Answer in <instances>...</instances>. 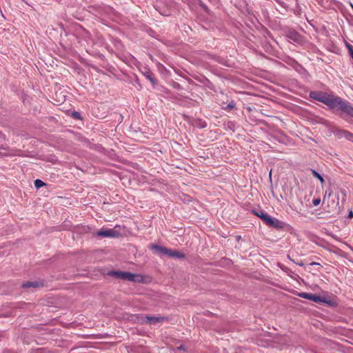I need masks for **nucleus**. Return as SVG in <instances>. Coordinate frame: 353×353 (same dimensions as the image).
<instances>
[{"label":"nucleus","instance_id":"nucleus-1","mask_svg":"<svg viewBox=\"0 0 353 353\" xmlns=\"http://www.w3.org/2000/svg\"><path fill=\"white\" fill-rule=\"evenodd\" d=\"M309 97L326 105L332 111H339L341 117L345 121L353 119V105L347 100L334 95L333 92L311 91Z\"/></svg>","mask_w":353,"mask_h":353},{"label":"nucleus","instance_id":"nucleus-2","mask_svg":"<svg viewBox=\"0 0 353 353\" xmlns=\"http://www.w3.org/2000/svg\"><path fill=\"white\" fill-rule=\"evenodd\" d=\"M108 274L114 278L129 281H136V282H141L142 278L140 275L135 274L134 273H131L130 272H123V271H110Z\"/></svg>","mask_w":353,"mask_h":353},{"label":"nucleus","instance_id":"nucleus-3","mask_svg":"<svg viewBox=\"0 0 353 353\" xmlns=\"http://www.w3.org/2000/svg\"><path fill=\"white\" fill-rule=\"evenodd\" d=\"M299 296L301 298L306 299L308 300H311L314 301L315 303H326L327 304H330V301H327L325 298H323L317 294L307 293V292H301Z\"/></svg>","mask_w":353,"mask_h":353},{"label":"nucleus","instance_id":"nucleus-4","mask_svg":"<svg viewBox=\"0 0 353 353\" xmlns=\"http://www.w3.org/2000/svg\"><path fill=\"white\" fill-rule=\"evenodd\" d=\"M97 235L101 237H117L119 235V232L114 229H105L102 228L97 233Z\"/></svg>","mask_w":353,"mask_h":353},{"label":"nucleus","instance_id":"nucleus-5","mask_svg":"<svg viewBox=\"0 0 353 353\" xmlns=\"http://www.w3.org/2000/svg\"><path fill=\"white\" fill-rule=\"evenodd\" d=\"M168 320V317L163 316H146L145 323L150 325H155L157 323H161Z\"/></svg>","mask_w":353,"mask_h":353},{"label":"nucleus","instance_id":"nucleus-6","mask_svg":"<svg viewBox=\"0 0 353 353\" xmlns=\"http://www.w3.org/2000/svg\"><path fill=\"white\" fill-rule=\"evenodd\" d=\"M334 134L339 138H345L346 140L353 142V133L341 129H337L334 132Z\"/></svg>","mask_w":353,"mask_h":353},{"label":"nucleus","instance_id":"nucleus-7","mask_svg":"<svg viewBox=\"0 0 353 353\" xmlns=\"http://www.w3.org/2000/svg\"><path fill=\"white\" fill-rule=\"evenodd\" d=\"M267 225L276 228V229H283L285 223L275 218L270 217L267 223Z\"/></svg>","mask_w":353,"mask_h":353},{"label":"nucleus","instance_id":"nucleus-8","mask_svg":"<svg viewBox=\"0 0 353 353\" xmlns=\"http://www.w3.org/2000/svg\"><path fill=\"white\" fill-rule=\"evenodd\" d=\"M141 73L147 79H148L151 82V83L153 85L156 84V79L154 78L153 73L150 71L149 68H144L143 70H141Z\"/></svg>","mask_w":353,"mask_h":353},{"label":"nucleus","instance_id":"nucleus-9","mask_svg":"<svg viewBox=\"0 0 353 353\" xmlns=\"http://www.w3.org/2000/svg\"><path fill=\"white\" fill-rule=\"evenodd\" d=\"M252 213L259 217L261 220L263 221L265 223H267L270 216L265 211L263 210H252Z\"/></svg>","mask_w":353,"mask_h":353},{"label":"nucleus","instance_id":"nucleus-10","mask_svg":"<svg viewBox=\"0 0 353 353\" xmlns=\"http://www.w3.org/2000/svg\"><path fill=\"white\" fill-rule=\"evenodd\" d=\"M168 251H169V252H166L165 255H168L170 257L177 258V259H183L185 257V255L183 253L179 252L176 250H172V249L168 248Z\"/></svg>","mask_w":353,"mask_h":353},{"label":"nucleus","instance_id":"nucleus-11","mask_svg":"<svg viewBox=\"0 0 353 353\" xmlns=\"http://www.w3.org/2000/svg\"><path fill=\"white\" fill-rule=\"evenodd\" d=\"M150 248L152 250L155 251L156 252H159V253H161L164 255H165L166 252H168V248H166L165 247H162V246L157 245V244H152L150 245Z\"/></svg>","mask_w":353,"mask_h":353},{"label":"nucleus","instance_id":"nucleus-12","mask_svg":"<svg viewBox=\"0 0 353 353\" xmlns=\"http://www.w3.org/2000/svg\"><path fill=\"white\" fill-rule=\"evenodd\" d=\"M41 285H42L41 284V283H39L38 281H27L26 283H23L21 285V287L23 288H36L40 287Z\"/></svg>","mask_w":353,"mask_h":353},{"label":"nucleus","instance_id":"nucleus-13","mask_svg":"<svg viewBox=\"0 0 353 353\" xmlns=\"http://www.w3.org/2000/svg\"><path fill=\"white\" fill-rule=\"evenodd\" d=\"M311 172H312V175L315 178L318 179L322 184L324 183V179L317 171H316L315 170L311 169Z\"/></svg>","mask_w":353,"mask_h":353},{"label":"nucleus","instance_id":"nucleus-14","mask_svg":"<svg viewBox=\"0 0 353 353\" xmlns=\"http://www.w3.org/2000/svg\"><path fill=\"white\" fill-rule=\"evenodd\" d=\"M288 37L294 41H298L299 40L300 36L297 32H292L289 33Z\"/></svg>","mask_w":353,"mask_h":353},{"label":"nucleus","instance_id":"nucleus-15","mask_svg":"<svg viewBox=\"0 0 353 353\" xmlns=\"http://www.w3.org/2000/svg\"><path fill=\"white\" fill-rule=\"evenodd\" d=\"M34 186L37 189H39L43 186H45L46 184L40 179H36L34 182Z\"/></svg>","mask_w":353,"mask_h":353},{"label":"nucleus","instance_id":"nucleus-16","mask_svg":"<svg viewBox=\"0 0 353 353\" xmlns=\"http://www.w3.org/2000/svg\"><path fill=\"white\" fill-rule=\"evenodd\" d=\"M234 107H235V103L233 101H232L230 103H228L227 105V106L225 108H224V109L225 110H230L234 108Z\"/></svg>","mask_w":353,"mask_h":353},{"label":"nucleus","instance_id":"nucleus-17","mask_svg":"<svg viewBox=\"0 0 353 353\" xmlns=\"http://www.w3.org/2000/svg\"><path fill=\"white\" fill-rule=\"evenodd\" d=\"M72 117H73L74 119H79V120L82 119L81 116V114H80L79 112L74 111V112L72 113Z\"/></svg>","mask_w":353,"mask_h":353},{"label":"nucleus","instance_id":"nucleus-18","mask_svg":"<svg viewBox=\"0 0 353 353\" xmlns=\"http://www.w3.org/2000/svg\"><path fill=\"white\" fill-rule=\"evenodd\" d=\"M176 350H180V351H183V352H187L188 351L187 347L183 345H181L177 347Z\"/></svg>","mask_w":353,"mask_h":353},{"label":"nucleus","instance_id":"nucleus-19","mask_svg":"<svg viewBox=\"0 0 353 353\" xmlns=\"http://www.w3.org/2000/svg\"><path fill=\"white\" fill-rule=\"evenodd\" d=\"M321 199L319 198L314 199L312 200V203L314 206H317L318 205H319Z\"/></svg>","mask_w":353,"mask_h":353},{"label":"nucleus","instance_id":"nucleus-20","mask_svg":"<svg viewBox=\"0 0 353 353\" xmlns=\"http://www.w3.org/2000/svg\"><path fill=\"white\" fill-rule=\"evenodd\" d=\"M348 50L351 57L353 59V46L349 45Z\"/></svg>","mask_w":353,"mask_h":353},{"label":"nucleus","instance_id":"nucleus-21","mask_svg":"<svg viewBox=\"0 0 353 353\" xmlns=\"http://www.w3.org/2000/svg\"><path fill=\"white\" fill-rule=\"evenodd\" d=\"M326 194H328V196H330L332 194V190L329 189V190H326L325 195Z\"/></svg>","mask_w":353,"mask_h":353},{"label":"nucleus","instance_id":"nucleus-22","mask_svg":"<svg viewBox=\"0 0 353 353\" xmlns=\"http://www.w3.org/2000/svg\"><path fill=\"white\" fill-rule=\"evenodd\" d=\"M348 217L349 218H352L353 217V212L352 210H350L348 213Z\"/></svg>","mask_w":353,"mask_h":353},{"label":"nucleus","instance_id":"nucleus-23","mask_svg":"<svg viewBox=\"0 0 353 353\" xmlns=\"http://www.w3.org/2000/svg\"><path fill=\"white\" fill-rule=\"evenodd\" d=\"M201 7H202L205 10H208V8H207V6H206L205 4L201 3Z\"/></svg>","mask_w":353,"mask_h":353},{"label":"nucleus","instance_id":"nucleus-24","mask_svg":"<svg viewBox=\"0 0 353 353\" xmlns=\"http://www.w3.org/2000/svg\"><path fill=\"white\" fill-rule=\"evenodd\" d=\"M2 353H10V350L8 349H4L2 352Z\"/></svg>","mask_w":353,"mask_h":353},{"label":"nucleus","instance_id":"nucleus-25","mask_svg":"<svg viewBox=\"0 0 353 353\" xmlns=\"http://www.w3.org/2000/svg\"><path fill=\"white\" fill-rule=\"evenodd\" d=\"M205 126H206V125H205V124H204V125H203V124H201V128H205Z\"/></svg>","mask_w":353,"mask_h":353},{"label":"nucleus","instance_id":"nucleus-26","mask_svg":"<svg viewBox=\"0 0 353 353\" xmlns=\"http://www.w3.org/2000/svg\"><path fill=\"white\" fill-rule=\"evenodd\" d=\"M318 264H319V263H314V262L311 263V265H318Z\"/></svg>","mask_w":353,"mask_h":353},{"label":"nucleus","instance_id":"nucleus-27","mask_svg":"<svg viewBox=\"0 0 353 353\" xmlns=\"http://www.w3.org/2000/svg\"><path fill=\"white\" fill-rule=\"evenodd\" d=\"M300 266H303V263H298Z\"/></svg>","mask_w":353,"mask_h":353},{"label":"nucleus","instance_id":"nucleus-28","mask_svg":"<svg viewBox=\"0 0 353 353\" xmlns=\"http://www.w3.org/2000/svg\"><path fill=\"white\" fill-rule=\"evenodd\" d=\"M352 8H353V5H352Z\"/></svg>","mask_w":353,"mask_h":353}]
</instances>
